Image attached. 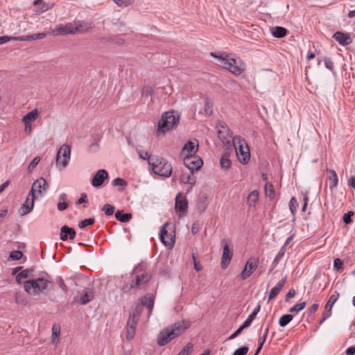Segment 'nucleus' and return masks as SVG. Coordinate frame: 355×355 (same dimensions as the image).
I'll list each match as a JSON object with an SVG mask.
<instances>
[{
    "label": "nucleus",
    "mask_w": 355,
    "mask_h": 355,
    "mask_svg": "<svg viewBox=\"0 0 355 355\" xmlns=\"http://www.w3.org/2000/svg\"><path fill=\"white\" fill-rule=\"evenodd\" d=\"M189 327V321L182 320L165 328L158 335L157 344L159 346L167 345L173 339L182 335Z\"/></svg>",
    "instance_id": "1"
},
{
    "label": "nucleus",
    "mask_w": 355,
    "mask_h": 355,
    "mask_svg": "<svg viewBox=\"0 0 355 355\" xmlns=\"http://www.w3.org/2000/svg\"><path fill=\"white\" fill-rule=\"evenodd\" d=\"M211 55L218 58L223 68L236 76L241 75L245 70V64L240 58H232L226 53L220 55L211 53Z\"/></svg>",
    "instance_id": "2"
},
{
    "label": "nucleus",
    "mask_w": 355,
    "mask_h": 355,
    "mask_svg": "<svg viewBox=\"0 0 355 355\" xmlns=\"http://www.w3.org/2000/svg\"><path fill=\"white\" fill-rule=\"evenodd\" d=\"M179 120L180 115L174 111L163 113L157 124L156 136L157 137H164L167 132L176 128Z\"/></svg>",
    "instance_id": "3"
},
{
    "label": "nucleus",
    "mask_w": 355,
    "mask_h": 355,
    "mask_svg": "<svg viewBox=\"0 0 355 355\" xmlns=\"http://www.w3.org/2000/svg\"><path fill=\"white\" fill-rule=\"evenodd\" d=\"M51 284V282L44 277L29 279L24 282V290L31 295H37L46 290Z\"/></svg>",
    "instance_id": "4"
},
{
    "label": "nucleus",
    "mask_w": 355,
    "mask_h": 355,
    "mask_svg": "<svg viewBox=\"0 0 355 355\" xmlns=\"http://www.w3.org/2000/svg\"><path fill=\"white\" fill-rule=\"evenodd\" d=\"M148 157V164L155 174L166 178L171 175L172 166L166 159L157 156L155 158Z\"/></svg>",
    "instance_id": "5"
},
{
    "label": "nucleus",
    "mask_w": 355,
    "mask_h": 355,
    "mask_svg": "<svg viewBox=\"0 0 355 355\" xmlns=\"http://www.w3.org/2000/svg\"><path fill=\"white\" fill-rule=\"evenodd\" d=\"M233 146L239 161L245 164H247L250 157V148L246 141L240 136L233 139Z\"/></svg>",
    "instance_id": "6"
},
{
    "label": "nucleus",
    "mask_w": 355,
    "mask_h": 355,
    "mask_svg": "<svg viewBox=\"0 0 355 355\" xmlns=\"http://www.w3.org/2000/svg\"><path fill=\"white\" fill-rule=\"evenodd\" d=\"M141 267L142 265H138L134 268L133 274L135 275V279L132 280L130 284H126L123 287V291L124 292H128L132 288H135L143 285H145L150 281L151 278L150 274L148 272L138 274V272Z\"/></svg>",
    "instance_id": "7"
},
{
    "label": "nucleus",
    "mask_w": 355,
    "mask_h": 355,
    "mask_svg": "<svg viewBox=\"0 0 355 355\" xmlns=\"http://www.w3.org/2000/svg\"><path fill=\"white\" fill-rule=\"evenodd\" d=\"M175 232L169 223H166L160 231V240L168 248H172L175 243Z\"/></svg>",
    "instance_id": "8"
},
{
    "label": "nucleus",
    "mask_w": 355,
    "mask_h": 355,
    "mask_svg": "<svg viewBox=\"0 0 355 355\" xmlns=\"http://www.w3.org/2000/svg\"><path fill=\"white\" fill-rule=\"evenodd\" d=\"M82 26L80 24L76 25L72 23L65 24H60L53 30L54 35H65L68 34H76L82 31Z\"/></svg>",
    "instance_id": "9"
},
{
    "label": "nucleus",
    "mask_w": 355,
    "mask_h": 355,
    "mask_svg": "<svg viewBox=\"0 0 355 355\" xmlns=\"http://www.w3.org/2000/svg\"><path fill=\"white\" fill-rule=\"evenodd\" d=\"M71 157V147L69 145L63 144L59 149L57 157L56 165L64 168L69 164Z\"/></svg>",
    "instance_id": "10"
},
{
    "label": "nucleus",
    "mask_w": 355,
    "mask_h": 355,
    "mask_svg": "<svg viewBox=\"0 0 355 355\" xmlns=\"http://www.w3.org/2000/svg\"><path fill=\"white\" fill-rule=\"evenodd\" d=\"M259 261L258 259L251 257L248 259L245 263V267L240 273V278L245 280L250 277L251 275L256 270L259 266Z\"/></svg>",
    "instance_id": "11"
},
{
    "label": "nucleus",
    "mask_w": 355,
    "mask_h": 355,
    "mask_svg": "<svg viewBox=\"0 0 355 355\" xmlns=\"http://www.w3.org/2000/svg\"><path fill=\"white\" fill-rule=\"evenodd\" d=\"M47 189L48 184L45 179L40 178L34 181L29 193L30 195L33 196L37 198L42 194L43 191H46Z\"/></svg>",
    "instance_id": "12"
},
{
    "label": "nucleus",
    "mask_w": 355,
    "mask_h": 355,
    "mask_svg": "<svg viewBox=\"0 0 355 355\" xmlns=\"http://www.w3.org/2000/svg\"><path fill=\"white\" fill-rule=\"evenodd\" d=\"M202 160L198 156L189 155L184 158V165L192 172L198 171L202 165Z\"/></svg>",
    "instance_id": "13"
},
{
    "label": "nucleus",
    "mask_w": 355,
    "mask_h": 355,
    "mask_svg": "<svg viewBox=\"0 0 355 355\" xmlns=\"http://www.w3.org/2000/svg\"><path fill=\"white\" fill-rule=\"evenodd\" d=\"M142 313L141 305H134L131 307L129 318L127 321V326L137 327L140 315Z\"/></svg>",
    "instance_id": "14"
},
{
    "label": "nucleus",
    "mask_w": 355,
    "mask_h": 355,
    "mask_svg": "<svg viewBox=\"0 0 355 355\" xmlns=\"http://www.w3.org/2000/svg\"><path fill=\"white\" fill-rule=\"evenodd\" d=\"M218 136L219 139L227 146H231L232 143L233 144V139L235 137L232 136L230 129L225 125H221L218 130Z\"/></svg>",
    "instance_id": "15"
},
{
    "label": "nucleus",
    "mask_w": 355,
    "mask_h": 355,
    "mask_svg": "<svg viewBox=\"0 0 355 355\" xmlns=\"http://www.w3.org/2000/svg\"><path fill=\"white\" fill-rule=\"evenodd\" d=\"M175 207L180 211V217L185 215L188 208V201L182 193H178L175 197Z\"/></svg>",
    "instance_id": "16"
},
{
    "label": "nucleus",
    "mask_w": 355,
    "mask_h": 355,
    "mask_svg": "<svg viewBox=\"0 0 355 355\" xmlns=\"http://www.w3.org/2000/svg\"><path fill=\"white\" fill-rule=\"evenodd\" d=\"M198 148V141L196 139L193 141H187L181 151V155L182 156H189V155H195V153L197 152Z\"/></svg>",
    "instance_id": "17"
},
{
    "label": "nucleus",
    "mask_w": 355,
    "mask_h": 355,
    "mask_svg": "<svg viewBox=\"0 0 355 355\" xmlns=\"http://www.w3.org/2000/svg\"><path fill=\"white\" fill-rule=\"evenodd\" d=\"M232 252L230 249V245L228 242H225L223 245V254L221 258V267L225 269L229 265L232 258Z\"/></svg>",
    "instance_id": "18"
},
{
    "label": "nucleus",
    "mask_w": 355,
    "mask_h": 355,
    "mask_svg": "<svg viewBox=\"0 0 355 355\" xmlns=\"http://www.w3.org/2000/svg\"><path fill=\"white\" fill-rule=\"evenodd\" d=\"M108 178V173L104 169L98 170L92 180V184L94 187H101L104 180Z\"/></svg>",
    "instance_id": "19"
},
{
    "label": "nucleus",
    "mask_w": 355,
    "mask_h": 355,
    "mask_svg": "<svg viewBox=\"0 0 355 355\" xmlns=\"http://www.w3.org/2000/svg\"><path fill=\"white\" fill-rule=\"evenodd\" d=\"M35 197L33 196L30 195V193H28L26 201L24 203L21 205V208L19 209V213L20 215L24 216L27 214L28 213L31 212V211L33 209L34 207V202H35Z\"/></svg>",
    "instance_id": "20"
},
{
    "label": "nucleus",
    "mask_w": 355,
    "mask_h": 355,
    "mask_svg": "<svg viewBox=\"0 0 355 355\" xmlns=\"http://www.w3.org/2000/svg\"><path fill=\"white\" fill-rule=\"evenodd\" d=\"M155 302V297L153 294L147 293L142 299L141 302L136 304L135 305H141V307L146 306L148 309L149 315L151 314Z\"/></svg>",
    "instance_id": "21"
},
{
    "label": "nucleus",
    "mask_w": 355,
    "mask_h": 355,
    "mask_svg": "<svg viewBox=\"0 0 355 355\" xmlns=\"http://www.w3.org/2000/svg\"><path fill=\"white\" fill-rule=\"evenodd\" d=\"M333 37L340 44L343 46H347L352 43V40L349 34L344 33L343 32L337 31L336 32Z\"/></svg>",
    "instance_id": "22"
},
{
    "label": "nucleus",
    "mask_w": 355,
    "mask_h": 355,
    "mask_svg": "<svg viewBox=\"0 0 355 355\" xmlns=\"http://www.w3.org/2000/svg\"><path fill=\"white\" fill-rule=\"evenodd\" d=\"M76 236V232L73 229L69 227L67 225H64L61 227L60 230V239L66 241L68 239L72 240Z\"/></svg>",
    "instance_id": "23"
},
{
    "label": "nucleus",
    "mask_w": 355,
    "mask_h": 355,
    "mask_svg": "<svg viewBox=\"0 0 355 355\" xmlns=\"http://www.w3.org/2000/svg\"><path fill=\"white\" fill-rule=\"evenodd\" d=\"M286 282V277H284L282 279H281L277 284L273 287L269 293L268 295V300H271L274 299L281 291L282 288L284 287V284Z\"/></svg>",
    "instance_id": "24"
},
{
    "label": "nucleus",
    "mask_w": 355,
    "mask_h": 355,
    "mask_svg": "<svg viewBox=\"0 0 355 355\" xmlns=\"http://www.w3.org/2000/svg\"><path fill=\"white\" fill-rule=\"evenodd\" d=\"M328 176L327 180L329 182V188L331 190L335 189L338 183V178L336 171L333 169L327 170Z\"/></svg>",
    "instance_id": "25"
},
{
    "label": "nucleus",
    "mask_w": 355,
    "mask_h": 355,
    "mask_svg": "<svg viewBox=\"0 0 355 355\" xmlns=\"http://www.w3.org/2000/svg\"><path fill=\"white\" fill-rule=\"evenodd\" d=\"M39 116V113L37 109L28 112L22 119L23 123H31L35 121Z\"/></svg>",
    "instance_id": "26"
},
{
    "label": "nucleus",
    "mask_w": 355,
    "mask_h": 355,
    "mask_svg": "<svg viewBox=\"0 0 355 355\" xmlns=\"http://www.w3.org/2000/svg\"><path fill=\"white\" fill-rule=\"evenodd\" d=\"M94 297V293L92 289L84 291V293L80 296L81 304H86L91 302Z\"/></svg>",
    "instance_id": "27"
},
{
    "label": "nucleus",
    "mask_w": 355,
    "mask_h": 355,
    "mask_svg": "<svg viewBox=\"0 0 355 355\" xmlns=\"http://www.w3.org/2000/svg\"><path fill=\"white\" fill-rule=\"evenodd\" d=\"M340 297V294L337 291H334V293L330 296L329 299L328 300L324 309L327 311H331L332 307L334 304L336 302V301L338 300Z\"/></svg>",
    "instance_id": "28"
},
{
    "label": "nucleus",
    "mask_w": 355,
    "mask_h": 355,
    "mask_svg": "<svg viewBox=\"0 0 355 355\" xmlns=\"http://www.w3.org/2000/svg\"><path fill=\"white\" fill-rule=\"evenodd\" d=\"M258 200L259 192L257 190H254L248 195L247 201L250 207H254Z\"/></svg>",
    "instance_id": "29"
},
{
    "label": "nucleus",
    "mask_w": 355,
    "mask_h": 355,
    "mask_svg": "<svg viewBox=\"0 0 355 355\" xmlns=\"http://www.w3.org/2000/svg\"><path fill=\"white\" fill-rule=\"evenodd\" d=\"M154 87L150 85H145L141 89V95L146 98L150 96V101L153 100L154 97Z\"/></svg>",
    "instance_id": "30"
},
{
    "label": "nucleus",
    "mask_w": 355,
    "mask_h": 355,
    "mask_svg": "<svg viewBox=\"0 0 355 355\" xmlns=\"http://www.w3.org/2000/svg\"><path fill=\"white\" fill-rule=\"evenodd\" d=\"M115 218L116 220L121 223L128 222L132 218L131 214H122L120 211H118L115 214Z\"/></svg>",
    "instance_id": "31"
},
{
    "label": "nucleus",
    "mask_w": 355,
    "mask_h": 355,
    "mask_svg": "<svg viewBox=\"0 0 355 355\" xmlns=\"http://www.w3.org/2000/svg\"><path fill=\"white\" fill-rule=\"evenodd\" d=\"M287 31L286 28L280 26H276L273 28L272 35L277 38H282L286 35Z\"/></svg>",
    "instance_id": "32"
},
{
    "label": "nucleus",
    "mask_w": 355,
    "mask_h": 355,
    "mask_svg": "<svg viewBox=\"0 0 355 355\" xmlns=\"http://www.w3.org/2000/svg\"><path fill=\"white\" fill-rule=\"evenodd\" d=\"M293 315L290 314L283 315L279 320V324L281 327H285L293 320Z\"/></svg>",
    "instance_id": "33"
},
{
    "label": "nucleus",
    "mask_w": 355,
    "mask_h": 355,
    "mask_svg": "<svg viewBox=\"0 0 355 355\" xmlns=\"http://www.w3.org/2000/svg\"><path fill=\"white\" fill-rule=\"evenodd\" d=\"M220 166L223 168H229L231 166V161L229 158V156L225 154L220 160Z\"/></svg>",
    "instance_id": "34"
},
{
    "label": "nucleus",
    "mask_w": 355,
    "mask_h": 355,
    "mask_svg": "<svg viewBox=\"0 0 355 355\" xmlns=\"http://www.w3.org/2000/svg\"><path fill=\"white\" fill-rule=\"evenodd\" d=\"M297 207H298V203H297L296 198L295 197H292L289 202V209H290L293 216H295Z\"/></svg>",
    "instance_id": "35"
},
{
    "label": "nucleus",
    "mask_w": 355,
    "mask_h": 355,
    "mask_svg": "<svg viewBox=\"0 0 355 355\" xmlns=\"http://www.w3.org/2000/svg\"><path fill=\"white\" fill-rule=\"evenodd\" d=\"M265 192L266 196L270 197V198H274L275 196V191L273 189V186L271 183L267 182L265 185Z\"/></svg>",
    "instance_id": "36"
},
{
    "label": "nucleus",
    "mask_w": 355,
    "mask_h": 355,
    "mask_svg": "<svg viewBox=\"0 0 355 355\" xmlns=\"http://www.w3.org/2000/svg\"><path fill=\"white\" fill-rule=\"evenodd\" d=\"M306 306V302H302L294 305L292 308L289 309L290 313H297L304 309Z\"/></svg>",
    "instance_id": "37"
},
{
    "label": "nucleus",
    "mask_w": 355,
    "mask_h": 355,
    "mask_svg": "<svg viewBox=\"0 0 355 355\" xmlns=\"http://www.w3.org/2000/svg\"><path fill=\"white\" fill-rule=\"evenodd\" d=\"M112 184L114 187H121V190H123V189L127 186L128 184L126 181L124 180L123 179L117 178L112 181Z\"/></svg>",
    "instance_id": "38"
},
{
    "label": "nucleus",
    "mask_w": 355,
    "mask_h": 355,
    "mask_svg": "<svg viewBox=\"0 0 355 355\" xmlns=\"http://www.w3.org/2000/svg\"><path fill=\"white\" fill-rule=\"evenodd\" d=\"M181 182L185 184H189L193 185L196 182V179L194 178H191L188 174H184L181 177Z\"/></svg>",
    "instance_id": "39"
},
{
    "label": "nucleus",
    "mask_w": 355,
    "mask_h": 355,
    "mask_svg": "<svg viewBox=\"0 0 355 355\" xmlns=\"http://www.w3.org/2000/svg\"><path fill=\"white\" fill-rule=\"evenodd\" d=\"M22 252L19 250H14L10 252V256L8 257V261H16L19 260L22 257Z\"/></svg>",
    "instance_id": "40"
},
{
    "label": "nucleus",
    "mask_w": 355,
    "mask_h": 355,
    "mask_svg": "<svg viewBox=\"0 0 355 355\" xmlns=\"http://www.w3.org/2000/svg\"><path fill=\"white\" fill-rule=\"evenodd\" d=\"M30 271L28 270H24L16 276V281L20 283L23 279L28 277Z\"/></svg>",
    "instance_id": "41"
},
{
    "label": "nucleus",
    "mask_w": 355,
    "mask_h": 355,
    "mask_svg": "<svg viewBox=\"0 0 355 355\" xmlns=\"http://www.w3.org/2000/svg\"><path fill=\"white\" fill-rule=\"evenodd\" d=\"M135 330H136V327L126 325L125 336L128 340L133 339L135 334Z\"/></svg>",
    "instance_id": "42"
},
{
    "label": "nucleus",
    "mask_w": 355,
    "mask_h": 355,
    "mask_svg": "<svg viewBox=\"0 0 355 355\" xmlns=\"http://www.w3.org/2000/svg\"><path fill=\"white\" fill-rule=\"evenodd\" d=\"M114 207L110 205V204H105L103 205L102 210L105 212V215L107 216H111L114 212Z\"/></svg>",
    "instance_id": "43"
},
{
    "label": "nucleus",
    "mask_w": 355,
    "mask_h": 355,
    "mask_svg": "<svg viewBox=\"0 0 355 355\" xmlns=\"http://www.w3.org/2000/svg\"><path fill=\"white\" fill-rule=\"evenodd\" d=\"M154 90L155 98H161L164 94H166V92L165 91V88L164 87H154Z\"/></svg>",
    "instance_id": "44"
},
{
    "label": "nucleus",
    "mask_w": 355,
    "mask_h": 355,
    "mask_svg": "<svg viewBox=\"0 0 355 355\" xmlns=\"http://www.w3.org/2000/svg\"><path fill=\"white\" fill-rule=\"evenodd\" d=\"M53 331V343H55V340L58 339L60 336V327L58 324H53L52 327Z\"/></svg>",
    "instance_id": "45"
},
{
    "label": "nucleus",
    "mask_w": 355,
    "mask_h": 355,
    "mask_svg": "<svg viewBox=\"0 0 355 355\" xmlns=\"http://www.w3.org/2000/svg\"><path fill=\"white\" fill-rule=\"evenodd\" d=\"M94 222H95V219L94 218H87V219H85L84 220L79 222L78 227H79V228L83 229L87 225L94 224Z\"/></svg>",
    "instance_id": "46"
},
{
    "label": "nucleus",
    "mask_w": 355,
    "mask_h": 355,
    "mask_svg": "<svg viewBox=\"0 0 355 355\" xmlns=\"http://www.w3.org/2000/svg\"><path fill=\"white\" fill-rule=\"evenodd\" d=\"M212 103L209 99L205 100L204 110L207 115L212 114Z\"/></svg>",
    "instance_id": "47"
},
{
    "label": "nucleus",
    "mask_w": 355,
    "mask_h": 355,
    "mask_svg": "<svg viewBox=\"0 0 355 355\" xmlns=\"http://www.w3.org/2000/svg\"><path fill=\"white\" fill-rule=\"evenodd\" d=\"M193 348V345L188 343L184 348L180 352L178 355H190Z\"/></svg>",
    "instance_id": "48"
},
{
    "label": "nucleus",
    "mask_w": 355,
    "mask_h": 355,
    "mask_svg": "<svg viewBox=\"0 0 355 355\" xmlns=\"http://www.w3.org/2000/svg\"><path fill=\"white\" fill-rule=\"evenodd\" d=\"M354 215V213L352 211H349L347 213L345 214L343 217L344 223L347 225L350 224L352 222V216H353Z\"/></svg>",
    "instance_id": "49"
},
{
    "label": "nucleus",
    "mask_w": 355,
    "mask_h": 355,
    "mask_svg": "<svg viewBox=\"0 0 355 355\" xmlns=\"http://www.w3.org/2000/svg\"><path fill=\"white\" fill-rule=\"evenodd\" d=\"M114 2L120 7H127L132 4V0H113Z\"/></svg>",
    "instance_id": "50"
},
{
    "label": "nucleus",
    "mask_w": 355,
    "mask_h": 355,
    "mask_svg": "<svg viewBox=\"0 0 355 355\" xmlns=\"http://www.w3.org/2000/svg\"><path fill=\"white\" fill-rule=\"evenodd\" d=\"M56 283L59 285V286L63 291L67 292L68 291V288L65 285L64 280L61 277H56Z\"/></svg>",
    "instance_id": "51"
},
{
    "label": "nucleus",
    "mask_w": 355,
    "mask_h": 355,
    "mask_svg": "<svg viewBox=\"0 0 355 355\" xmlns=\"http://www.w3.org/2000/svg\"><path fill=\"white\" fill-rule=\"evenodd\" d=\"M323 61H324L325 67L328 69H329L330 71H333L334 70V62H332V60L330 58H324Z\"/></svg>",
    "instance_id": "52"
},
{
    "label": "nucleus",
    "mask_w": 355,
    "mask_h": 355,
    "mask_svg": "<svg viewBox=\"0 0 355 355\" xmlns=\"http://www.w3.org/2000/svg\"><path fill=\"white\" fill-rule=\"evenodd\" d=\"M248 352V347L246 346L241 347L237 349L233 355H245Z\"/></svg>",
    "instance_id": "53"
},
{
    "label": "nucleus",
    "mask_w": 355,
    "mask_h": 355,
    "mask_svg": "<svg viewBox=\"0 0 355 355\" xmlns=\"http://www.w3.org/2000/svg\"><path fill=\"white\" fill-rule=\"evenodd\" d=\"M343 261L338 259V258H336L334 259V268L335 270H336L337 271H339L340 270L343 269Z\"/></svg>",
    "instance_id": "54"
},
{
    "label": "nucleus",
    "mask_w": 355,
    "mask_h": 355,
    "mask_svg": "<svg viewBox=\"0 0 355 355\" xmlns=\"http://www.w3.org/2000/svg\"><path fill=\"white\" fill-rule=\"evenodd\" d=\"M10 41H30L29 35H22V36H16V37H11L10 36Z\"/></svg>",
    "instance_id": "55"
},
{
    "label": "nucleus",
    "mask_w": 355,
    "mask_h": 355,
    "mask_svg": "<svg viewBox=\"0 0 355 355\" xmlns=\"http://www.w3.org/2000/svg\"><path fill=\"white\" fill-rule=\"evenodd\" d=\"M286 249L284 246H282L276 257H275L274 262H278L284 255Z\"/></svg>",
    "instance_id": "56"
},
{
    "label": "nucleus",
    "mask_w": 355,
    "mask_h": 355,
    "mask_svg": "<svg viewBox=\"0 0 355 355\" xmlns=\"http://www.w3.org/2000/svg\"><path fill=\"white\" fill-rule=\"evenodd\" d=\"M40 161V157L39 156L35 157L33 160L31 162V164L28 166V171H31L33 170L35 166L37 165L39 162Z\"/></svg>",
    "instance_id": "57"
},
{
    "label": "nucleus",
    "mask_w": 355,
    "mask_h": 355,
    "mask_svg": "<svg viewBox=\"0 0 355 355\" xmlns=\"http://www.w3.org/2000/svg\"><path fill=\"white\" fill-rule=\"evenodd\" d=\"M255 318H256V316H254V314L250 313L248 315L246 320L243 322V325L245 328L248 327L251 324L252 322L254 320Z\"/></svg>",
    "instance_id": "58"
},
{
    "label": "nucleus",
    "mask_w": 355,
    "mask_h": 355,
    "mask_svg": "<svg viewBox=\"0 0 355 355\" xmlns=\"http://www.w3.org/2000/svg\"><path fill=\"white\" fill-rule=\"evenodd\" d=\"M245 327L242 324L236 331H234L229 338L228 340H232L234 339L236 336H238L241 331L245 329Z\"/></svg>",
    "instance_id": "59"
},
{
    "label": "nucleus",
    "mask_w": 355,
    "mask_h": 355,
    "mask_svg": "<svg viewBox=\"0 0 355 355\" xmlns=\"http://www.w3.org/2000/svg\"><path fill=\"white\" fill-rule=\"evenodd\" d=\"M68 207V204L67 202H59L58 204V209L60 211L67 209Z\"/></svg>",
    "instance_id": "60"
},
{
    "label": "nucleus",
    "mask_w": 355,
    "mask_h": 355,
    "mask_svg": "<svg viewBox=\"0 0 355 355\" xmlns=\"http://www.w3.org/2000/svg\"><path fill=\"white\" fill-rule=\"evenodd\" d=\"M268 332H269V327H267L264 331L262 338L259 339V344H262L263 345V344L266 340V338L268 336Z\"/></svg>",
    "instance_id": "61"
},
{
    "label": "nucleus",
    "mask_w": 355,
    "mask_h": 355,
    "mask_svg": "<svg viewBox=\"0 0 355 355\" xmlns=\"http://www.w3.org/2000/svg\"><path fill=\"white\" fill-rule=\"evenodd\" d=\"M318 304H313L309 309V315H313L318 309Z\"/></svg>",
    "instance_id": "62"
},
{
    "label": "nucleus",
    "mask_w": 355,
    "mask_h": 355,
    "mask_svg": "<svg viewBox=\"0 0 355 355\" xmlns=\"http://www.w3.org/2000/svg\"><path fill=\"white\" fill-rule=\"evenodd\" d=\"M87 194L85 193H83L81 194V196H80V198L76 202V204L77 205H80L82 203L86 202H87Z\"/></svg>",
    "instance_id": "63"
},
{
    "label": "nucleus",
    "mask_w": 355,
    "mask_h": 355,
    "mask_svg": "<svg viewBox=\"0 0 355 355\" xmlns=\"http://www.w3.org/2000/svg\"><path fill=\"white\" fill-rule=\"evenodd\" d=\"M295 291L294 289H290L286 295V301H288L289 299L293 297L295 295Z\"/></svg>",
    "instance_id": "64"
}]
</instances>
